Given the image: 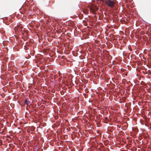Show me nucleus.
<instances>
[{
    "label": "nucleus",
    "instance_id": "13",
    "mask_svg": "<svg viewBox=\"0 0 151 151\" xmlns=\"http://www.w3.org/2000/svg\"><path fill=\"white\" fill-rule=\"evenodd\" d=\"M50 98H49V99H48V98L47 99H48V100H50Z\"/></svg>",
    "mask_w": 151,
    "mask_h": 151
},
{
    "label": "nucleus",
    "instance_id": "12",
    "mask_svg": "<svg viewBox=\"0 0 151 151\" xmlns=\"http://www.w3.org/2000/svg\"><path fill=\"white\" fill-rule=\"evenodd\" d=\"M50 51H48V52H47V53H49V52H50Z\"/></svg>",
    "mask_w": 151,
    "mask_h": 151
},
{
    "label": "nucleus",
    "instance_id": "11",
    "mask_svg": "<svg viewBox=\"0 0 151 151\" xmlns=\"http://www.w3.org/2000/svg\"><path fill=\"white\" fill-rule=\"evenodd\" d=\"M25 12V11H24L22 13V14H24Z\"/></svg>",
    "mask_w": 151,
    "mask_h": 151
},
{
    "label": "nucleus",
    "instance_id": "5",
    "mask_svg": "<svg viewBox=\"0 0 151 151\" xmlns=\"http://www.w3.org/2000/svg\"><path fill=\"white\" fill-rule=\"evenodd\" d=\"M49 95H50L49 96H50V97H51L52 96V94H51L49 92H48V94H47L48 96H49Z\"/></svg>",
    "mask_w": 151,
    "mask_h": 151
},
{
    "label": "nucleus",
    "instance_id": "4",
    "mask_svg": "<svg viewBox=\"0 0 151 151\" xmlns=\"http://www.w3.org/2000/svg\"><path fill=\"white\" fill-rule=\"evenodd\" d=\"M24 103L25 104H26L27 105H29V102L26 99L25 100Z\"/></svg>",
    "mask_w": 151,
    "mask_h": 151
},
{
    "label": "nucleus",
    "instance_id": "14",
    "mask_svg": "<svg viewBox=\"0 0 151 151\" xmlns=\"http://www.w3.org/2000/svg\"><path fill=\"white\" fill-rule=\"evenodd\" d=\"M53 115H52V116H49L50 117H51Z\"/></svg>",
    "mask_w": 151,
    "mask_h": 151
},
{
    "label": "nucleus",
    "instance_id": "1",
    "mask_svg": "<svg viewBox=\"0 0 151 151\" xmlns=\"http://www.w3.org/2000/svg\"><path fill=\"white\" fill-rule=\"evenodd\" d=\"M117 1L116 0H107L106 1L105 3L106 5L111 8L114 7V4H116Z\"/></svg>",
    "mask_w": 151,
    "mask_h": 151
},
{
    "label": "nucleus",
    "instance_id": "7",
    "mask_svg": "<svg viewBox=\"0 0 151 151\" xmlns=\"http://www.w3.org/2000/svg\"><path fill=\"white\" fill-rule=\"evenodd\" d=\"M48 65H47V66H48V68H49V69H51V68H52V66H51L50 65H48Z\"/></svg>",
    "mask_w": 151,
    "mask_h": 151
},
{
    "label": "nucleus",
    "instance_id": "9",
    "mask_svg": "<svg viewBox=\"0 0 151 151\" xmlns=\"http://www.w3.org/2000/svg\"><path fill=\"white\" fill-rule=\"evenodd\" d=\"M51 103V102H48V103H47V104H48V105L49 104H50Z\"/></svg>",
    "mask_w": 151,
    "mask_h": 151
},
{
    "label": "nucleus",
    "instance_id": "3",
    "mask_svg": "<svg viewBox=\"0 0 151 151\" xmlns=\"http://www.w3.org/2000/svg\"><path fill=\"white\" fill-rule=\"evenodd\" d=\"M90 10L91 12L94 13V10L92 7H90Z\"/></svg>",
    "mask_w": 151,
    "mask_h": 151
},
{
    "label": "nucleus",
    "instance_id": "10",
    "mask_svg": "<svg viewBox=\"0 0 151 151\" xmlns=\"http://www.w3.org/2000/svg\"><path fill=\"white\" fill-rule=\"evenodd\" d=\"M22 8H21V9H20V11L21 12H22Z\"/></svg>",
    "mask_w": 151,
    "mask_h": 151
},
{
    "label": "nucleus",
    "instance_id": "8",
    "mask_svg": "<svg viewBox=\"0 0 151 151\" xmlns=\"http://www.w3.org/2000/svg\"><path fill=\"white\" fill-rule=\"evenodd\" d=\"M54 55V54L51 55L50 54V53H49V56H50V57H51L52 56V55Z\"/></svg>",
    "mask_w": 151,
    "mask_h": 151
},
{
    "label": "nucleus",
    "instance_id": "16",
    "mask_svg": "<svg viewBox=\"0 0 151 151\" xmlns=\"http://www.w3.org/2000/svg\"><path fill=\"white\" fill-rule=\"evenodd\" d=\"M47 81H48H48H49V80H48V79Z\"/></svg>",
    "mask_w": 151,
    "mask_h": 151
},
{
    "label": "nucleus",
    "instance_id": "6",
    "mask_svg": "<svg viewBox=\"0 0 151 151\" xmlns=\"http://www.w3.org/2000/svg\"><path fill=\"white\" fill-rule=\"evenodd\" d=\"M48 74H50V76L51 77V78H52L53 77V75L51 73H50V72H48Z\"/></svg>",
    "mask_w": 151,
    "mask_h": 151
},
{
    "label": "nucleus",
    "instance_id": "15",
    "mask_svg": "<svg viewBox=\"0 0 151 151\" xmlns=\"http://www.w3.org/2000/svg\"><path fill=\"white\" fill-rule=\"evenodd\" d=\"M19 29H20V28H19Z\"/></svg>",
    "mask_w": 151,
    "mask_h": 151
},
{
    "label": "nucleus",
    "instance_id": "2",
    "mask_svg": "<svg viewBox=\"0 0 151 151\" xmlns=\"http://www.w3.org/2000/svg\"><path fill=\"white\" fill-rule=\"evenodd\" d=\"M83 12L85 14H87L88 13V11L87 9H83Z\"/></svg>",
    "mask_w": 151,
    "mask_h": 151
}]
</instances>
